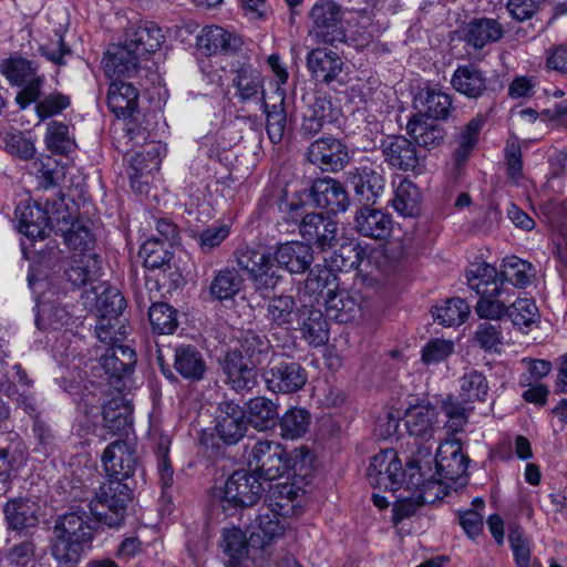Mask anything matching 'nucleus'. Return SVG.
I'll use <instances>...</instances> for the list:
<instances>
[{
	"mask_svg": "<svg viewBox=\"0 0 567 567\" xmlns=\"http://www.w3.org/2000/svg\"><path fill=\"white\" fill-rule=\"evenodd\" d=\"M237 344L219 359L220 369L233 390L249 391L257 384V368L277 353L268 337L254 330L243 331Z\"/></svg>",
	"mask_w": 567,
	"mask_h": 567,
	"instance_id": "obj_1",
	"label": "nucleus"
},
{
	"mask_svg": "<svg viewBox=\"0 0 567 567\" xmlns=\"http://www.w3.org/2000/svg\"><path fill=\"white\" fill-rule=\"evenodd\" d=\"M90 491L74 493L73 501H89L90 514L109 527H120L126 516L128 503L132 501V489L125 482L106 480L91 497Z\"/></svg>",
	"mask_w": 567,
	"mask_h": 567,
	"instance_id": "obj_2",
	"label": "nucleus"
},
{
	"mask_svg": "<svg viewBox=\"0 0 567 567\" xmlns=\"http://www.w3.org/2000/svg\"><path fill=\"white\" fill-rule=\"evenodd\" d=\"M0 73L11 85L21 87L16 96L21 109L40 99L45 76L39 73L38 65L32 61L22 56H10L0 63Z\"/></svg>",
	"mask_w": 567,
	"mask_h": 567,
	"instance_id": "obj_3",
	"label": "nucleus"
},
{
	"mask_svg": "<svg viewBox=\"0 0 567 567\" xmlns=\"http://www.w3.org/2000/svg\"><path fill=\"white\" fill-rule=\"evenodd\" d=\"M309 17L312 22L309 35L316 43L336 45L346 42L344 12L336 1L318 0L312 6Z\"/></svg>",
	"mask_w": 567,
	"mask_h": 567,
	"instance_id": "obj_4",
	"label": "nucleus"
},
{
	"mask_svg": "<svg viewBox=\"0 0 567 567\" xmlns=\"http://www.w3.org/2000/svg\"><path fill=\"white\" fill-rule=\"evenodd\" d=\"M267 389L290 394L300 391L308 381L306 368L287 353H277L262 374Z\"/></svg>",
	"mask_w": 567,
	"mask_h": 567,
	"instance_id": "obj_5",
	"label": "nucleus"
},
{
	"mask_svg": "<svg viewBox=\"0 0 567 567\" xmlns=\"http://www.w3.org/2000/svg\"><path fill=\"white\" fill-rule=\"evenodd\" d=\"M419 467H410V476L406 480V489L413 491L411 497L399 499L393 505V520L395 524L413 516L416 511L430 503H434L439 498V493H432V489H440L439 481L434 480V475L424 478V474L420 473Z\"/></svg>",
	"mask_w": 567,
	"mask_h": 567,
	"instance_id": "obj_6",
	"label": "nucleus"
},
{
	"mask_svg": "<svg viewBox=\"0 0 567 567\" xmlns=\"http://www.w3.org/2000/svg\"><path fill=\"white\" fill-rule=\"evenodd\" d=\"M248 465L259 480L274 481L289 471L291 460L279 443L259 441L249 453Z\"/></svg>",
	"mask_w": 567,
	"mask_h": 567,
	"instance_id": "obj_7",
	"label": "nucleus"
},
{
	"mask_svg": "<svg viewBox=\"0 0 567 567\" xmlns=\"http://www.w3.org/2000/svg\"><path fill=\"white\" fill-rule=\"evenodd\" d=\"M236 259L238 267L248 274L256 291L270 292L281 280L270 252L247 247L238 251Z\"/></svg>",
	"mask_w": 567,
	"mask_h": 567,
	"instance_id": "obj_8",
	"label": "nucleus"
},
{
	"mask_svg": "<svg viewBox=\"0 0 567 567\" xmlns=\"http://www.w3.org/2000/svg\"><path fill=\"white\" fill-rule=\"evenodd\" d=\"M136 354L133 349L123 344H110L100 358L107 383L116 392L122 393L127 388V381L134 371Z\"/></svg>",
	"mask_w": 567,
	"mask_h": 567,
	"instance_id": "obj_9",
	"label": "nucleus"
},
{
	"mask_svg": "<svg viewBox=\"0 0 567 567\" xmlns=\"http://www.w3.org/2000/svg\"><path fill=\"white\" fill-rule=\"evenodd\" d=\"M367 476L373 487L396 491L402 483L406 484L408 470H403L396 452L388 449L371 458Z\"/></svg>",
	"mask_w": 567,
	"mask_h": 567,
	"instance_id": "obj_10",
	"label": "nucleus"
},
{
	"mask_svg": "<svg viewBox=\"0 0 567 567\" xmlns=\"http://www.w3.org/2000/svg\"><path fill=\"white\" fill-rule=\"evenodd\" d=\"M264 487L255 473L246 470L235 471L224 486L223 509L229 506L250 507L259 501Z\"/></svg>",
	"mask_w": 567,
	"mask_h": 567,
	"instance_id": "obj_11",
	"label": "nucleus"
},
{
	"mask_svg": "<svg viewBox=\"0 0 567 567\" xmlns=\"http://www.w3.org/2000/svg\"><path fill=\"white\" fill-rule=\"evenodd\" d=\"M306 158L323 172H339L350 161L347 145L333 136L313 141L306 151Z\"/></svg>",
	"mask_w": 567,
	"mask_h": 567,
	"instance_id": "obj_12",
	"label": "nucleus"
},
{
	"mask_svg": "<svg viewBox=\"0 0 567 567\" xmlns=\"http://www.w3.org/2000/svg\"><path fill=\"white\" fill-rule=\"evenodd\" d=\"M348 181L355 197L363 206H373L385 190V177L381 166L361 165L348 173Z\"/></svg>",
	"mask_w": 567,
	"mask_h": 567,
	"instance_id": "obj_13",
	"label": "nucleus"
},
{
	"mask_svg": "<svg viewBox=\"0 0 567 567\" xmlns=\"http://www.w3.org/2000/svg\"><path fill=\"white\" fill-rule=\"evenodd\" d=\"M306 60L308 71L316 82L328 86L346 83L342 80L346 63L337 52L327 48H315L308 52Z\"/></svg>",
	"mask_w": 567,
	"mask_h": 567,
	"instance_id": "obj_14",
	"label": "nucleus"
},
{
	"mask_svg": "<svg viewBox=\"0 0 567 567\" xmlns=\"http://www.w3.org/2000/svg\"><path fill=\"white\" fill-rule=\"evenodd\" d=\"M309 197L318 208L333 215L346 212L350 205L343 184L329 176L312 181Z\"/></svg>",
	"mask_w": 567,
	"mask_h": 567,
	"instance_id": "obj_15",
	"label": "nucleus"
},
{
	"mask_svg": "<svg viewBox=\"0 0 567 567\" xmlns=\"http://www.w3.org/2000/svg\"><path fill=\"white\" fill-rule=\"evenodd\" d=\"M434 462L435 472L429 476L434 475L441 487L440 480L456 481L465 475L470 460L462 453L458 440H445L439 445Z\"/></svg>",
	"mask_w": 567,
	"mask_h": 567,
	"instance_id": "obj_16",
	"label": "nucleus"
},
{
	"mask_svg": "<svg viewBox=\"0 0 567 567\" xmlns=\"http://www.w3.org/2000/svg\"><path fill=\"white\" fill-rule=\"evenodd\" d=\"M338 224L321 213L306 214L299 221V234L321 250L332 248L338 240Z\"/></svg>",
	"mask_w": 567,
	"mask_h": 567,
	"instance_id": "obj_17",
	"label": "nucleus"
},
{
	"mask_svg": "<svg viewBox=\"0 0 567 567\" xmlns=\"http://www.w3.org/2000/svg\"><path fill=\"white\" fill-rule=\"evenodd\" d=\"M102 463L107 480L124 482L135 473L137 456L124 440H115L104 450Z\"/></svg>",
	"mask_w": 567,
	"mask_h": 567,
	"instance_id": "obj_18",
	"label": "nucleus"
},
{
	"mask_svg": "<svg viewBox=\"0 0 567 567\" xmlns=\"http://www.w3.org/2000/svg\"><path fill=\"white\" fill-rule=\"evenodd\" d=\"M246 411L234 401H223L216 411V431L224 443H238L247 431Z\"/></svg>",
	"mask_w": 567,
	"mask_h": 567,
	"instance_id": "obj_19",
	"label": "nucleus"
},
{
	"mask_svg": "<svg viewBox=\"0 0 567 567\" xmlns=\"http://www.w3.org/2000/svg\"><path fill=\"white\" fill-rule=\"evenodd\" d=\"M99 522L84 509H74L56 516L52 534L90 544L97 533Z\"/></svg>",
	"mask_w": 567,
	"mask_h": 567,
	"instance_id": "obj_20",
	"label": "nucleus"
},
{
	"mask_svg": "<svg viewBox=\"0 0 567 567\" xmlns=\"http://www.w3.org/2000/svg\"><path fill=\"white\" fill-rule=\"evenodd\" d=\"M381 150L384 162L399 171H415L420 165L421 155L416 145L403 135L386 137Z\"/></svg>",
	"mask_w": 567,
	"mask_h": 567,
	"instance_id": "obj_21",
	"label": "nucleus"
},
{
	"mask_svg": "<svg viewBox=\"0 0 567 567\" xmlns=\"http://www.w3.org/2000/svg\"><path fill=\"white\" fill-rule=\"evenodd\" d=\"M140 58L141 55L126 41L123 44H113L102 61L104 72L114 79L113 81L133 78L140 70Z\"/></svg>",
	"mask_w": 567,
	"mask_h": 567,
	"instance_id": "obj_22",
	"label": "nucleus"
},
{
	"mask_svg": "<svg viewBox=\"0 0 567 567\" xmlns=\"http://www.w3.org/2000/svg\"><path fill=\"white\" fill-rule=\"evenodd\" d=\"M415 115H425L432 121H446L453 112V96L435 86L421 87L414 96Z\"/></svg>",
	"mask_w": 567,
	"mask_h": 567,
	"instance_id": "obj_23",
	"label": "nucleus"
},
{
	"mask_svg": "<svg viewBox=\"0 0 567 567\" xmlns=\"http://www.w3.org/2000/svg\"><path fill=\"white\" fill-rule=\"evenodd\" d=\"M450 83L453 90L470 100H478L489 90L486 72L474 63L458 65Z\"/></svg>",
	"mask_w": 567,
	"mask_h": 567,
	"instance_id": "obj_24",
	"label": "nucleus"
},
{
	"mask_svg": "<svg viewBox=\"0 0 567 567\" xmlns=\"http://www.w3.org/2000/svg\"><path fill=\"white\" fill-rule=\"evenodd\" d=\"M474 286L480 296L475 306V312L480 318L499 321L504 317H508L511 300L504 287H492L488 290L486 285L475 284Z\"/></svg>",
	"mask_w": 567,
	"mask_h": 567,
	"instance_id": "obj_25",
	"label": "nucleus"
},
{
	"mask_svg": "<svg viewBox=\"0 0 567 567\" xmlns=\"http://www.w3.org/2000/svg\"><path fill=\"white\" fill-rule=\"evenodd\" d=\"M40 509V504L32 498L14 497L6 503L3 513L10 529L23 532L39 525Z\"/></svg>",
	"mask_w": 567,
	"mask_h": 567,
	"instance_id": "obj_26",
	"label": "nucleus"
},
{
	"mask_svg": "<svg viewBox=\"0 0 567 567\" xmlns=\"http://www.w3.org/2000/svg\"><path fill=\"white\" fill-rule=\"evenodd\" d=\"M104 430L111 435H127L133 423V405L122 393L111 398L103 405Z\"/></svg>",
	"mask_w": 567,
	"mask_h": 567,
	"instance_id": "obj_27",
	"label": "nucleus"
},
{
	"mask_svg": "<svg viewBox=\"0 0 567 567\" xmlns=\"http://www.w3.org/2000/svg\"><path fill=\"white\" fill-rule=\"evenodd\" d=\"M174 369L186 381L205 379L208 367L204 353L194 344H179L174 350Z\"/></svg>",
	"mask_w": 567,
	"mask_h": 567,
	"instance_id": "obj_28",
	"label": "nucleus"
},
{
	"mask_svg": "<svg viewBox=\"0 0 567 567\" xmlns=\"http://www.w3.org/2000/svg\"><path fill=\"white\" fill-rule=\"evenodd\" d=\"M231 82L241 102L266 101L265 78L251 64L244 63L236 69Z\"/></svg>",
	"mask_w": 567,
	"mask_h": 567,
	"instance_id": "obj_29",
	"label": "nucleus"
},
{
	"mask_svg": "<svg viewBox=\"0 0 567 567\" xmlns=\"http://www.w3.org/2000/svg\"><path fill=\"white\" fill-rule=\"evenodd\" d=\"M274 258L278 267L291 274H303L313 261V250L309 244L287 241L278 245Z\"/></svg>",
	"mask_w": 567,
	"mask_h": 567,
	"instance_id": "obj_30",
	"label": "nucleus"
},
{
	"mask_svg": "<svg viewBox=\"0 0 567 567\" xmlns=\"http://www.w3.org/2000/svg\"><path fill=\"white\" fill-rule=\"evenodd\" d=\"M301 337L311 347H321L329 341V327L322 311L313 306L301 305L297 320Z\"/></svg>",
	"mask_w": 567,
	"mask_h": 567,
	"instance_id": "obj_31",
	"label": "nucleus"
},
{
	"mask_svg": "<svg viewBox=\"0 0 567 567\" xmlns=\"http://www.w3.org/2000/svg\"><path fill=\"white\" fill-rule=\"evenodd\" d=\"M355 229L364 237L386 239L392 231V217L381 209L363 206L355 215Z\"/></svg>",
	"mask_w": 567,
	"mask_h": 567,
	"instance_id": "obj_32",
	"label": "nucleus"
},
{
	"mask_svg": "<svg viewBox=\"0 0 567 567\" xmlns=\"http://www.w3.org/2000/svg\"><path fill=\"white\" fill-rule=\"evenodd\" d=\"M18 229L30 239L44 238L49 230V215L37 203H20L16 208Z\"/></svg>",
	"mask_w": 567,
	"mask_h": 567,
	"instance_id": "obj_33",
	"label": "nucleus"
},
{
	"mask_svg": "<svg viewBox=\"0 0 567 567\" xmlns=\"http://www.w3.org/2000/svg\"><path fill=\"white\" fill-rule=\"evenodd\" d=\"M300 310L301 306H298L295 297L281 293L269 298L265 318L271 328L289 330L300 315Z\"/></svg>",
	"mask_w": 567,
	"mask_h": 567,
	"instance_id": "obj_34",
	"label": "nucleus"
},
{
	"mask_svg": "<svg viewBox=\"0 0 567 567\" xmlns=\"http://www.w3.org/2000/svg\"><path fill=\"white\" fill-rule=\"evenodd\" d=\"M503 35V25L489 18L473 19L462 29V40L476 50L499 41Z\"/></svg>",
	"mask_w": 567,
	"mask_h": 567,
	"instance_id": "obj_35",
	"label": "nucleus"
},
{
	"mask_svg": "<svg viewBox=\"0 0 567 567\" xmlns=\"http://www.w3.org/2000/svg\"><path fill=\"white\" fill-rule=\"evenodd\" d=\"M101 275V258L96 252L73 255L65 269V278L74 288L95 282Z\"/></svg>",
	"mask_w": 567,
	"mask_h": 567,
	"instance_id": "obj_36",
	"label": "nucleus"
},
{
	"mask_svg": "<svg viewBox=\"0 0 567 567\" xmlns=\"http://www.w3.org/2000/svg\"><path fill=\"white\" fill-rule=\"evenodd\" d=\"M106 101L116 117L128 118L138 110V91L132 83L112 81Z\"/></svg>",
	"mask_w": 567,
	"mask_h": 567,
	"instance_id": "obj_37",
	"label": "nucleus"
},
{
	"mask_svg": "<svg viewBox=\"0 0 567 567\" xmlns=\"http://www.w3.org/2000/svg\"><path fill=\"white\" fill-rule=\"evenodd\" d=\"M406 133L421 147L433 150L441 146L446 131L443 126L423 115H412L406 124Z\"/></svg>",
	"mask_w": 567,
	"mask_h": 567,
	"instance_id": "obj_38",
	"label": "nucleus"
},
{
	"mask_svg": "<svg viewBox=\"0 0 567 567\" xmlns=\"http://www.w3.org/2000/svg\"><path fill=\"white\" fill-rule=\"evenodd\" d=\"M436 422L437 412L431 404L412 405L404 414L408 433L423 441H429L433 436Z\"/></svg>",
	"mask_w": 567,
	"mask_h": 567,
	"instance_id": "obj_39",
	"label": "nucleus"
},
{
	"mask_svg": "<svg viewBox=\"0 0 567 567\" xmlns=\"http://www.w3.org/2000/svg\"><path fill=\"white\" fill-rule=\"evenodd\" d=\"M238 38L233 37L221 27H208L197 37V48L206 55L230 53L240 47Z\"/></svg>",
	"mask_w": 567,
	"mask_h": 567,
	"instance_id": "obj_40",
	"label": "nucleus"
},
{
	"mask_svg": "<svg viewBox=\"0 0 567 567\" xmlns=\"http://www.w3.org/2000/svg\"><path fill=\"white\" fill-rule=\"evenodd\" d=\"M300 492L301 488L296 483L289 481L270 485L267 496V511L282 517L292 515L296 507L295 502Z\"/></svg>",
	"mask_w": 567,
	"mask_h": 567,
	"instance_id": "obj_41",
	"label": "nucleus"
},
{
	"mask_svg": "<svg viewBox=\"0 0 567 567\" xmlns=\"http://www.w3.org/2000/svg\"><path fill=\"white\" fill-rule=\"evenodd\" d=\"M87 543L52 534L49 543L51 556L59 567H76Z\"/></svg>",
	"mask_w": 567,
	"mask_h": 567,
	"instance_id": "obj_42",
	"label": "nucleus"
},
{
	"mask_svg": "<svg viewBox=\"0 0 567 567\" xmlns=\"http://www.w3.org/2000/svg\"><path fill=\"white\" fill-rule=\"evenodd\" d=\"M125 41L142 56L157 51L164 41V34L156 23L145 22L127 32Z\"/></svg>",
	"mask_w": 567,
	"mask_h": 567,
	"instance_id": "obj_43",
	"label": "nucleus"
},
{
	"mask_svg": "<svg viewBox=\"0 0 567 567\" xmlns=\"http://www.w3.org/2000/svg\"><path fill=\"white\" fill-rule=\"evenodd\" d=\"M393 208L403 217H416L421 214V195L417 186L404 178L394 190Z\"/></svg>",
	"mask_w": 567,
	"mask_h": 567,
	"instance_id": "obj_44",
	"label": "nucleus"
},
{
	"mask_svg": "<svg viewBox=\"0 0 567 567\" xmlns=\"http://www.w3.org/2000/svg\"><path fill=\"white\" fill-rule=\"evenodd\" d=\"M535 274V268L530 262L516 256H509L503 260L499 281L502 286L504 282H509L514 287L525 288L532 282Z\"/></svg>",
	"mask_w": 567,
	"mask_h": 567,
	"instance_id": "obj_45",
	"label": "nucleus"
},
{
	"mask_svg": "<svg viewBox=\"0 0 567 567\" xmlns=\"http://www.w3.org/2000/svg\"><path fill=\"white\" fill-rule=\"evenodd\" d=\"M470 312V306L458 297L446 299L432 309L434 320L445 327L461 326L465 322Z\"/></svg>",
	"mask_w": 567,
	"mask_h": 567,
	"instance_id": "obj_46",
	"label": "nucleus"
},
{
	"mask_svg": "<svg viewBox=\"0 0 567 567\" xmlns=\"http://www.w3.org/2000/svg\"><path fill=\"white\" fill-rule=\"evenodd\" d=\"M489 385L483 372L468 369L460 379V398L463 403L485 402Z\"/></svg>",
	"mask_w": 567,
	"mask_h": 567,
	"instance_id": "obj_47",
	"label": "nucleus"
},
{
	"mask_svg": "<svg viewBox=\"0 0 567 567\" xmlns=\"http://www.w3.org/2000/svg\"><path fill=\"white\" fill-rule=\"evenodd\" d=\"M279 102L270 105L267 101H262L261 107L266 114V131L269 140L277 144L281 142L286 127L287 115L285 111V93L277 89Z\"/></svg>",
	"mask_w": 567,
	"mask_h": 567,
	"instance_id": "obj_48",
	"label": "nucleus"
},
{
	"mask_svg": "<svg viewBox=\"0 0 567 567\" xmlns=\"http://www.w3.org/2000/svg\"><path fill=\"white\" fill-rule=\"evenodd\" d=\"M243 278L237 269L224 268L216 271L210 286V296L218 301L234 298L240 290Z\"/></svg>",
	"mask_w": 567,
	"mask_h": 567,
	"instance_id": "obj_49",
	"label": "nucleus"
},
{
	"mask_svg": "<svg viewBox=\"0 0 567 567\" xmlns=\"http://www.w3.org/2000/svg\"><path fill=\"white\" fill-rule=\"evenodd\" d=\"M278 416V406L264 396L250 399L247 404L246 417L247 422L255 429L267 430L275 423Z\"/></svg>",
	"mask_w": 567,
	"mask_h": 567,
	"instance_id": "obj_50",
	"label": "nucleus"
},
{
	"mask_svg": "<svg viewBox=\"0 0 567 567\" xmlns=\"http://www.w3.org/2000/svg\"><path fill=\"white\" fill-rule=\"evenodd\" d=\"M311 414L303 408L289 409L279 421L280 435L287 440L302 437L309 430Z\"/></svg>",
	"mask_w": 567,
	"mask_h": 567,
	"instance_id": "obj_51",
	"label": "nucleus"
},
{
	"mask_svg": "<svg viewBox=\"0 0 567 567\" xmlns=\"http://www.w3.org/2000/svg\"><path fill=\"white\" fill-rule=\"evenodd\" d=\"M359 308L357 299L344 290L332 293L326 300L328 317L339 323H346L354 319Z\"/></svg>",
	"mask_w": 567,
	"mask_h": 567,
	"instance_id": "obj_52",
	"label": "nucleus"
},
{
	"mask_svg": "<svg viewBox=\"0 0 567 567\" xmlns=\"http://www.w3.org/2000/svg\"><path fill=\"white\" fill-rule=\"evenodd\" d=\"M539 317L538 307L530 298H517L509 303L507 318L519 331L529 329L539 320Z\"/></svg>",
	"mask_w": 567,
	"mask_h": 567,
	"instance_id": "obj_53",
	"label": "nucleus"
},
{
	"mask_svg": "<svg viewBox=\"0 0 567 567\" xmlns=\"http://www.w3.org/2000/svg\"><path fill=\"white\" fill-rule=\"evenodd\" d=\"M64 241L74 255L95 252V236L87 223L75 220L64 234Z\"/></svg>",
	"mask_w": 567,
	"mask_h": 567,
	"instance_id": "obj_54",
	"label": "nucleus"
},
{
	"mask_svg": "<svg viewBox=\"0 0 567 567\" xmlns=\"http://www.w3.org/2000/svg\"><path fill=\"white\" fill-rule=\"evenodd\" d=\"M127 332L125 318L99 315L95 334L102 343L107 346L116 344L125 339Z\"/></svg>",
	"mask_w": 567,
	"mask_h": 567,
	"instance_id": "obj_55",
	"label": "nucleus"
},
{
	"mask_svg": "<svg viewBox=\"0 0 567 567\" xmlns=\"http://www.w3.org/2000/svg\"><path fill=\"white\" fill-rule=\"evenodd\" d=\"M165 152L164 147L159 144H151L143 152L135 153L131 156L130 166L133 173L130 175L131 179L141 177L144 174H150L153 171H158L162 154Z\"/></svg>",
	"mask_w": 567,
	"mask_h": 567,
	"instance_id": "obj_56",
	"label": "nucleus"
},
{
	"mask_svg": "<svg viewBox=\"0 0 567 567\" xmlns=\"http://www.w3.org/2000/svg\"><path fill=\"white\" fill-rule=\"evenodd\" d=\"M148 320L158 334H171L178 327L177 311L166 302H154L148 308Z\"/></svg>",
	"mask_w": 567,
	"mask_h": 567,
	"instance_id": "obj_57",
	"label": "nucleus"
},
{
	"mask_svg": "<svg viewBox=\"0 0 567 567\" xmlns=\"http://www.w3.org/2000/svg\"><path fill=\"white\" fill-rule=\"evenodd\" d=\"M45 145L55 154L68 156L75 148V142L70 134V128L62 122L49 123L45 133Z\"/></svg>",
	"mask_w": 567,
	"mask_h": 567,
	"instance_id": "obj_58",
	"label": "nucleus"
},
{
	"mask_svg": "<svg viewBox=\"0 0 567 567\" xmlns=\"http://www.w3.org/2000/svg\"><path fill=\"white\" fill-rule=\"evenodd\" d=\"M278 514L271 513L266 508H262L259 515L256 517V526L251 532L250 538L254 540L255 537L260 539V546H267L272 539L282 535L284 527L280 524Z\"/></svg>",
	"mask_w": 567,
	"mask_h": 567,
	"instance_id": "obj_59",
	"label": "nucleus"
},
{
	"mask_svg": "<svg viewBox=\"0 0 567 567\" xmlns=\"http://www.w3.org/2000/svg\"><path fill=\"white\" fill-rule=\"evenodd\" d=\"M224 551L228 556L226 567H244L248 556V545L240 529L234 528L224 533Z\"/></svg>",
	"mask_w": 567,
	"mask_h": 567,
	"instance_id": "obj_60",
	"label": "nucleus"
},
{
	"mask_svg": "<svg viewBox=\"0 0 567 567\" xmlns=\"http://www.w3.org/2000/svg\"><path fill=\"white\" fill-rule=\"evenodd\" d=\"M338 288V278L328 267L316 265L310 269L306 280L305 289L310 295H320L327 289L328 297Z\"/></svg>",
	"mask_w": 567,
	"mask_h": 567,
	"instance_id": "obj_61",
	"label": "nucleus"
},
{
	"mask_svg": "<svg viewBox=\"0 0 567 567\" xmlns=\"http://www.w3.org/2000/svg\"><path fill=\"white\" fill-rule=\"evenodd\" d=\"M138 255L144 260V266L148 269H157L167 265L172 258L166 244L159 237H153L143 243Z\"/></svg>",
	"mask_w": 567,
	"mask_h": 567,
	"instance_id": "obj_62",
	"label": "nucleus"
},
{
	"mask_svg": "<svg viewBox=\"0 0 567 567\" xmlns=\"http://www.w3.org/2000/svg\"><path fill=\"white\" fill-rule=\"evenodd\" d=\"M364 258L365 249L360 244L348 243L334 252L333 264L342 271H350L359 269Z\"/></svg>",
	"mask_w": 567,
	"mask_h": 567,
	"instance_id": "obj_63",
	"label": "nucleus"
},
{
	"mask_svg": "<svg viewBox=\"0 0 567 567\" xmlns=\"http://www.w3.org/2000/svg\"><path fill=\"white\" fill-rule=\"evenodd\" d=\"M474 342L484 351H497L503 344V330L499 323H480L473 336Z\"/></svg>",
	"mask_w": 567,
	"mask_h": 567,
	"instance_id": "obj_64",
	"label": "nucleus"
}]
</instances>
